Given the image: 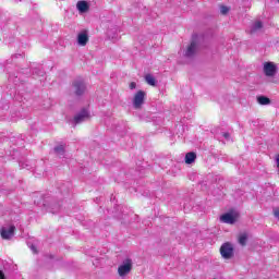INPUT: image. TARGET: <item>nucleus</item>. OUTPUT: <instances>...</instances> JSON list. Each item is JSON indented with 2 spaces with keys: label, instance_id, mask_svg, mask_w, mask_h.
<instances>
[{
  "label": "nucleus",
  "instance_id": "1",
  "mask_svg": "<svg viewBox=\"0 0 279 279\" xmlns=\"http://www.w3.org/2000/svg\"><path fill=\"white\" fill-rule=\"evenodd\" d=\"M133 263L131 258H126L122 262V264L118 267V274L120 278H125L132 271Z\"/></svg>",
  "mask_w": 279,
  "mask_h": 279
},
{
  "label": "nucleus",
  "instance_id": "2",
  "mask_svg": "<svg viewBox=\"0 0 279 279\" xmlns=\"http://www.w3.org/2000/svg\"><path fill=\"white\" fill-rule=\"evenodd\" d=\"M73 92L77 97L84 95L86 93V83H84L83 78H76L72 85Z\"/></svg>",
  "mask_w": 279,
  "mask_h": 279
},
{
  "label": "nucleus",
  "instance_id": "3",
  "mask_svg": "<svg viewBox=\"0 0 279 279\" xmlns=\"http://www.w3.org/2000/svg\"><path fill=\"white\" fill-rule=\"evenodd\" d=\"M220 254L222 258H225L226 260H230V258L234 256V246H232V244L229 242L222 244L220 247Z\"/></svg>",
  "mask_w": 279,
  "mask_h": 279
},
{
  "label": "nucleus",
  "instance_id": "4",
  "mask_svg": "<svg viewBox=\"0 0 279 279\" xmlns=\"http://www.w3.org/2000/svg\"><path fill=\"white\" fill-rule=\"evenodd\" d=\"M143 104H145V92L138 90L133 97V108L141 110Z\"/></svg>",
  "mask_w": 279,
  "mask_h": 279
},
{
  "label": "nucleus",
  "instance_id": "5",
  "mask_svg": "<svg viewBox=\"0 0 279 279\" xmlns=\"http://www.w3.org/2000/svg\"><path fill=\"white\" fill-rule=\"evenodd\" d=\"M197 49H199V45L197 44V39L193 38L191 44L185 49V52H184L185 58L195 57V53H197Z\"/></svg>",
  "mask_w": 279,
  "mask_h": 279
},
{
  "label": "nucleus",
  "instance_id": "6",
  "mask_svg": "<svg viewBox=\"0 0 279 279\" xmlns=\"http://www.w3.org/2000/svg\"><path fill=\"white\" fill-rule=\"evenodd\" d=\"M88 119H90V112H88V109H83L80 113H77L74 117V123H84V121H88Z\"/></svg>",
  "mask_w": 279,
  "mask_h": 279
},
{
  "label": "nucleus",
  "instance_id": "7",
  "mask_svg": "<svg viewBox=\"0 0 279 279\" xmlns=\"http://www.w3.org/2000/svg\"><path fill=\"white\" fill-rule=\"evenodd\" d=\"M88 32L87 31H82L81 33H78L76 41L78 47H86V45H88Z\"/></svg>",
  "mask_w": 279,
  "mask_h": 279
},
{
  "label": "nucleus",
  "instance_id": "8",
  "mask_svg": "<svg viewBox=\"0 0 279 279\" xmlns=\"http://www.w3.org/2000/svg\"><path fill=\"white\" fill-rule=\"evenodd\" d=\"M220 221H221V223H229L232 226V225L236 223V214L227 213V214L220 216Z\"/></svg>",
  "mask_w": 279,
  "mask_h": 279
},
{
  "label": "nucleus",
  "instance_id": "9",
  "mask_svg": "<svg viewBox=\"0 0 279 279\" xmlns=\"http://www.w3.org/2000/svg\"><path fill=\"white\" fill-rule=\"evenodd\" d=\"M14 230H16V227H14V225L10 226L9 228L2 227L1 229L2 239H5V240L12 239V236H14Z\"/></svg>",
  "mask_w": 279,
  "mask_h": 279
},
{
  "label": "nucleus",
  "instance_id": "10",
  "mask_svg": "<svg viewBox=\"0 0 279 279\" xmlns=\"http://www.w3.org/2000/svg\"><path fill=\"white\" fill-rule=\"evenodd\" d=\"M264 73L267 77H274L276 75V64L272 62H267L264 64Z\"/></svg>",
  "mask_w": 279,
  "mask_h": 279
},
{
  "label": "nucleus",
  "instance_id": "11",
  "mask_svg": "<svg viewBox=\"0 0 279 279\" xmlns=\"http://www.w3.org/2000/svg\"><path fill=\"white\" fill-rule=\"evenodd\" d=\"M260 29H263V22L256 21L252 24L250 34H258V32H260Z\"/></svg>",
  "mask_w": 279,
  "mask_h": 279
},
{
  "label": "nucleus",
  "instance_id": "12",
  "mask_svg": "<svg viewBox=\"0 0 279 279\" xmlns=\"http://www.w3.org/2000/svg\"><path fill=\"white\" fill-rule=\"evenodd\" d=\"M76 8L78 12H88V3L86 1H78Z\"/></svg>",
  "mask_w": 279,
  "mask_h": 279
},
{
  "label": "nucleus",
  "instance_id": "13",
  "mask_svg": "<svg viewBox=\"0 0 279 279\" xmlns=\"http://www.w3.org/2000/svg\"><path fill=\"white\" fill-rule=\"evenodd\" d=\"M195 158H197V155L195 153H187L185 155V163L193 165V162H195Z\"/></svg>",
  "mask_w": 279,
  "mask_h": 279
},
{
  "label": "nucleus",
  "instance_id": "14",
  "mask_svg": "<svg viewBox=\"0 0 279 279\" xmlns=\"http://www.w3.org/2000/svg\"><path fill=\"white\" fill-rule=\"evenodd\" d=\"M257 101L260 106H269L271 104V100L265 96L257 97Z\"/></svg>",
  "mask_w": 279,
  "mask_h": 279
},
{
  "label": "nucleus",
  "instance_id": "15",
  "mask_svg": "<svg viewBox=\"0 0 279 279\" xmlns=\"http://www.w3.org/2000/svg\"><path fill=\"white\" fill-rule=\"evenodd\" d=\"M145 82L149 85V86H156V77H154V75L151 74H147L145 76Z\"/></svg>",
  "mask_w": 279,
  "mask_h": 279
},
{
  "label": "nucleus",
  "instance_id": "16",
  "mask_svg": "<svg viewBox=\"0 0 279 279\" xmlns=\"http://www.w3.org/2000/svg\"><path fill=\"white\" fill-rule=\"evenodd\" d=\"M64 146L63 145H59L57 147H54V154H57V156H59L60 158H62V156H64Z\"/></svg>",
  "mask_w": 279,
  "mask_h": 279
},
{
  "label": "nucleus",
  "instance_id": "17",
  "mask_svg": "<svg viewBox=\"0 0 279 279\" xmlns=\"http://www.w3.org/2000/svg\"><path fill=\"white\" fill-rule=\"evenodd\" d=\"M239 243H240V245H242V246L247 245V233H242V234L239 236Z\"/></svg>",
  "mask_w": 279,
  "mask_h": 279
},
{
  "label": "nucleus",
  "instance_id": "18",
  "mask_svg": "<svg viewBox=\"0 0 279 279\" xmlns=\"http://www.w3.org/2000/svg\"><path fill=\"white\" fill-rule=\"evenodd\" d=\"M60 210V204L51 203L49 213H52V215H56Z\"/></svg>",
  "mask_w": 279,
  "mask_h": 279
},
{
  "label": "nucleus",
  "instance_id": "19",
  "mask_svg": "<svg viewBox=\"0 0 279 279\" xmlns=\"http://www.w3.org/2000/svg\"><path fill=\"white\" fill-rule=\"evenodd\" d=\"M230 12V9L226 5L220 7V13L221 14H228Z\"/></svg>",
  "mask_w": 279,
  "mask_h": 279
},
{
  "label": "nucleus",
  "instance_id": "20",
  "mask_svg": "<svg viewBox=\"0 0 279 279\" xmlns=\"http://www.w3.org/2000/svg\"><path fill=\"white\" fill-rule=\"evenodd\" d=\"M274 215H275L276 219L279 220V207L274 209Z\"/></svg>",
  "mask_w": 279,
  "mask_h": 279
},
{
  "label": "nucleus",
  "instance_id": "21",
  "mask_svg": "<svg viewBox=\"0 0 279 279\" xmlns=\"http://www.w3.org/2000/svg\"><path fill=\"white\" fill-rule=\"evenodd\" d=\"M135 88H136V82H131L130 83V89L135 90Z\"/></svg>",
  "mask_w": 279,
  "mask_h": 279
},
{
  "label": "nucleus",
  "instance_id": "22",
  "mask_svg": "<svg viewBox=\"0 0 279 279\" xmlns=\"http://www.w3.org/2000/svg\"><path fill=\"white\" fill-rule=\"evenodd\" d=\"M222 136L226 141H230V133H223Z\"/></svg>",
  "mask_w": 279,
  "mask_h": 279
},
{
  "label": "nucleus",
  "instance_id": "23",
  "mask_svg": "<svg viewBox=\"0 0 279 279\" xmlns=\"http://www.w3.org/2000/svg\"><path fill=\"white\" fill-rule=\"evenodd\" d=\"M31 250H32V252H33L34 254H38V251H36V246L32 245V246H31Z\"/></svg>",
  "mask_w": 279,
  "mask_h": 279
},
{
  "label": "nucleus",
  "instance_id": "24",
  "mask_svg": "<svg viewBox=\"0 0 279 279\" xmlns=\"http://www.w3.org/2000/svg\"><path fill=\"white\" fill-rule=\"evenodd\" d=\"M0 279H5V275L0 270Z\"/></svg>",
  "mask_w": 279,
  "mask_h": 279
},
{
  "label": "nucleus",
  "instance_id": "25",
  "mask_svg": "<svg viewBox=\"0 0 279 279\" xmlns=\"http://www.w3.org/2000/svg\"><path fill=\"white\" fill-rule=\"evenodd\" d=\"M39 75L44 76V75H45V72L39 71Z\"/></svg>",
  "mask_w": 279,
  "mask_h": 279
}]
</instances>
